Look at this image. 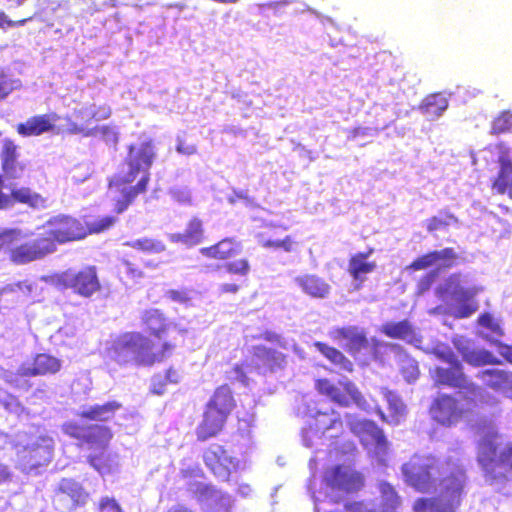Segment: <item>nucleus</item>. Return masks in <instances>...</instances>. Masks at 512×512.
Returning <instances> with one entry per match:
<instances>
[{"label":"nucleus","instance_id":"423d86ee","mask_svg":"<svg viewBox=\"0 0 512 512\" xmlns=\"http://www.w3.org/2000/svg\"><path fill=\"white\" fill-rule=\"evenodd\" d=\"M172 349L173 347L166 343L161 353H155L148 338L138 332H130L115 339L108 354L119 364L152 365L161 361L166 352L170 353Z\"/></svg>","mask_w":512,"mask_h":512},{"label":"nucleus","instance_id":"bb28decb","mask_svg":"<svg viewBox=\"0 0 512 512\" xmlns=\"http://www.w3.org/2000/svg\"><path fill=\"white\" fill-rule=\"evenodd\" d=\"M204 230L199 219H192L183 233H172L168 235L171 242L182 243L187 247H193L202 242Z\"/></svg>","mask_w":512,"mask_h":512},{"label":"nucleus","instance_id":"a211bd4d","mask_svg":"<svg viewBox=\"0 0 512 512\" xmlns=\"http://www.w3.org/2000/svg\"><path fill=\"white\" fill-rule=\"evenodd\" d=\"M479 325L486 329L485 331H480L479 335L492 342L497 344L498 346V353L510 364H512V346L503 344L498 342V338L503 335L502 328L500 326V323L497 319H495L490 314H483L478 319Z\"/></svg>","mask_w":512,"mask_h":512},{"label":"nucleus","instance_id":"ea45409f","mask_svg":"<svg viewBox=\"0 0 512 512\" xmlns=\"http://www.w3.org/2000/svg\"><path fill=\"white\" fill-rule=\"evenodd\" d=\"M392 348L400 350L397 345H392ZM398 362L404 378L408 382L415 381L419 375L417 362L402 351L398 352Z\"/></svg>","mask_w":512,"mask_h":512},{"label":"nucleus","instance_id":"39448f33","mask_svg":"<svg viewBox=\"0 0 512 512\" xmlns=\"http://www.w3.org/2000/svg\"><path fill=\"white\" fill-rule=\"evenodd\" d=\"M11 448L16 451V465L24 472H31L46 465L52 458L53 439L43 435H28L19 432L14 439L0 432V449Z\"/></svg>","mask_w":512,"mask_h":512},{"label":"nucleus","instance_id":"0eeeda50","mask_svg":"<svg viewBox=\"0 0 512 512\" xmlns=\"http://www.w3.org/2000/svg\"><path fill=\"white\" fill-rule=\"evenodd\" d=\"M324 484L326 490H330V492L319 491L313 493L315 512H328L322 505L325 503V500L329 499L331 502H337L340 499V496L337 494L338 492H349L359 489L362 486V478L359 473L349 466H337L326 472ZM329 512L345 511L336 510Z\"/></svg>","mask_w":512,"mask_h":512},{"label":"nucleus","instance_id":"bf43d9fd","mask_svg":"<svg viewBox=\"0 0 512 512\" xmlns=\"http://www.w3.org/2000/svg\"><path fill=\"white\" fill-rule=\"evenodd\" d=\"M99 512H122V509L114 498L106 496L99 502Z\"/></svg>","mask_w":512,"mask_h":512},{"label":"nucleus","instance_id":"338daca9","mask_svg":"<svg viewBox=\"0 0 512 512\" xmlns=\"http://www.w3.org/2000/svg\"><path fill=\"white\" fill-rule=\"evenodd\" d=\"M12 474L8 468V466L0 463V484L10 481Z\"/></svg>","mask_w":512,"mask_h":512},{"label":"nucleus","instance_id":"4be33fe9","mask_svg":"<svg viewBox=\"0 0 512 512\" xmlns=\"http://www.w3.org/2000/svg\"><path fill=\"white\" fill-rule=\"evenodd\" d=\"M294 283L301 288V290L314 298H326L330 293V285L322 278L305 274L294 278Z\"/></svg>","mask_w":512,"mask_h":512},{"label":"nucleus","instance_id":"3c124183","mask_svg":"<svg viewBox=\"0 0 512 512\" xmlns=\"http://www.w3.org/2000/svg\"><path fill=\"white\" fill-rule=\"evenodd\" d=\"M322 437V434L312 425V423H309L308 428H304L302 431V442L308 448L318 444Z\"/></svg>","mask_w":512,"mask_h":512},{"label":"nucleus","instance_id":"a878e982","mask_svg":"<svg viewBox=\"0 0 512 512\" xmlns=\"http://www.w3.org/2000/svg\"><path fill=\"white\" fill-rule=\"evenodd\" d=\"M456 258V254L452 248H445L440 251H434L428 253L411 264V268L414 270H421L427 267L438 265L439 267H448L451 262Z\"/></svg>","mask_w":512,"mask_h":512},{"label":"nucleus","instance_id":"e433bc0d","mask_svg":"<svg viewBox=\"0 0 512 512\" xmlns=\"http://www.w3.org/2000/svg\"><path fill=\"white\" fill-rule=\"evenodd\" d=\"M379 491L382 501L381 512H396L397 507L400 505V497L394 487L387 482H380Z\"/></svg>","mask_w":512,"mask_h":512},{"label":"nucleus","instance_id":"a18cd8bd","mask_svg":"<svg viewBox=\"0 0 512 512\" xmlns=\"http://www.w3.org/2000/svg\"><path fill=\"white\" fill-rule=\"evenodd\" d=\"M255 357L263 360L265 364L273 368L280 366L284 360L283 354L266 347L258 346L255 348Z\"/></svg>","mask_w":512,"mask_h":512},{"label":"nucleus","instance_id":"f704fd0d","mask_svg":"<svg viewBox=\"0 0 512 512\" xmlns=\"http://www.w3.org/2000/svg\"><path fill=\"white\" fill-rule=\"evenodd\" d=\"M119 408L120 404L116 401H112L103 405H94L84 408L80 412V416L95 421H107L113 417L114 413Z\"/></svg>","mask_w":512,"mask_h":512},{"label":"nucleus","instance_id":"58836bf2","mask_svg":"<svg viewBox=\"0 0 512 512\" xmlns=\"http://www.w3.org/2000/svg\"><path fill=\"white\" fill-rule=\"evenodd\" d=\"M493 189L500 194L508 193L512 198V164L502 161L499 177L493 184Z\"/></svg>","mask_w":512,"mask_h":512},{"label":"nucleus","instance_id":"9b49d317","mask_svg":"<svg viewBox=\"0 0 512 512\" xmlns=\"http://www.w3.org/2000/svg\"><path fill=\"white\" fill-rule=\"evenodd\" d=\"M451 365L450 368L436 367L433 374L435 384L457 388L459 391L456 396L466 395L467 399L479 400L482 397V388L468 379L458 360Z\"/></svg>","mask_w":512,"mask_h":512},{"label":"nucleus","instance_id":"864d4df0","mask_svg":"<svg viewBox=\"0 0 512 512\" xmlns=\"http://www.w3.org/2000/svg\"><path fill=\"white\" fill-rule=\"evenodd\" d=\"M89 439L91 441L98 443L99 445L106 444L110 438V431L104 426H95L93 430L89 433Z\"/></svg>","mask_w":512,"mask_h":512},{"label":"nucleus","instance_id":"f8f14e48","mask_svg":"<svg viewBox=\"0 0 512 512\" xmlns=\"http://www.w3.org/2000/svg\"><path fill=\"white\" fill-rule=\"evenodd\" d=\"M44 238H51L54 244H63L84 238L87 235V229L77 219L67 215H57L50 218L44 225Z\"/></svg>","mask_w":512,"mask_h":512},{"label":"nucleus","instance_id":"49530a36","mask_svg":"<svg viewBox=\"0 0 512 512\" xmlns=\"http://www.w3.org/2000/svg\"><path fill=\"white\" fill-rule=\"evenodd\" d=\"M35 289L36 285L34 283L29 281H23L7 285L1 290L0 294L5 295L8 293H20L21 295L28 297L32 296Z\"/></svg>","mask_w":512,"mask_h":512},{"label":"nucleus","instance_id":"e2e57ef3","mask_svg":"<svg viewBox=\"0 0 512 512\" xmlns=\"http://www.w3.org/2000/svg\"><path fill=\"white\" fill-rule=\"evenodd\" d=\"M17 81H12L5 76H0V100L6 97L14 88Z\"/></svg>","mask_w":512,"mask_h":512},{"label":"nucleus","instance_id":"cd10ccee","mask_svg":"<svg viewBox=\"0 0 512 512\" xmlns=\"http://www.w3.org/2000/svg\"><path fill=\"white\" fill-rule=\"evenodd\" d=\"M226 417L217 410L207 408L203 421L197 429L198 438L205 440L216 435L223 427Z\"/></svg>","mask_w":512,"mask_h":512},{"label":"nucleus","instance_id":"1a4fd4ad","mask_svg":"<svg viewBox=\"0 0 512 512\" xmlns=\"http://www.w3.org/2000/svg\"><path fill=\"white\" fill-rule=\"evenodd\" d=\"M351 432L356 435L369 454L378 463L385 464L388 453V441L381 429L369 420L352 419L349 421Z\"/></svg>","mask_w":512,"mask_h":512},{"label":"nucleus","instance_id":"8fccbe9b","mask_svg":"<svg viewBox=\"0 0 512 512\" xmlns=\"http://www.w3.org/2000/svg\"><path fill=\"white\" fill-rule=\"evenodd\" d=\"M115 222V217L104 216L97 220L87 222L86 225L90 233H100L109 229L111 226L114 225Z\"/></svg>","mask_w":512,"mask_h":512},{"label":"nucleus","instance_id":"ddd939ff","mask_svg":"<svg viewBox=\"0 0 512 512\" xmlns=\"http://www.w3.org/2000/svg\"><path fill=\"white\" fill-rule=\"evenodd\" d=\"M57 250L51 238L40 237L14 246L9 251V259L16 265H25L42 260Z\"/></svg>","mask_w":512,"mask_h":512},{"label":"nucleus","instance_id":"2f4dec72","mask_svg":"<svg viewBox=\"0 0 512 512\" xmlns=\"http://www.w3.org/2000/svg\"><path fill=\"white\" fill-rule=\"evenodd\" d=\"M447 108L448 99L441 93L427 96L420 106L422 113L431 120L440 117Z\"/></svg>","mask_w":512,"mask_h":512},{"label":"nucleus","instance_id":"6e6552de","mask_svg":"<svg viewBox=\"0 0 512 512\" xmlns=\"http://www.w3.org/2000/svg\"><path fill=\"white\" fill-rule=\"evenodd\" d=\"M479 291V288L469 286L467 278L459 274L451 275L437 289L442 299L450 298L456 303L450 307V314L456 318H468L477 310L471 300Z\"/></svg>","mask_w":512,"mask_h":512},{"label":"nucleus","instance_id":"6ab92c4d","mask_svg":"<svg viewBox=\"0 0 512 512\" xmlns=\"http://www.w3.org/2000/svg\"><path fill=\"white\" fill-rule=\"evenodd\" d=\"M62 361L52 355L41 353L36 355L32 363H25L18 369L20 376H38L55 374L60 371Z\"/></svg>","mask_w":512,"mask_h":512},{"label":"nucleus","instance_id":"603ef678","mask_svg":"<svg viewBox=\"0 0 512 512\" xmlns=\"http://www.w3.org/2000/svg\"><path fill=\"white\" fill-rule=\"evenodd\" d=\"M192 291L188 289H180V290H168L165 293V297L169 300L182 304V305H189L192 297H191Z\"/></svg>","mask_w":512,"mask_h":512},{"label":"nucleus","instance_id":"052dcab7","mask_svg":"<svg viewBox=\"0 0 512 512\" xmlns=\"http://www.w3.org/2000/svg\"><path fill=\"white\" fill-rule=\"evenodd\" d=\"M93 129H97V136H102L107 143L115 144L118 141L117 133L109 126H95Z\"/></svg>","mask_w":512,"mask_h":512},{"label":"nucleus","instance_id":"f257e3e1","mask_svg":"<svg viewBox=\"0 0 512 512\" xmlns=\"http://www.w3.org/2000/svg\"><path fill=\"white\" fill-rule=\"evenodd\" d=\"M404 481L420 493L437 492V497L419 498L414 512H455L460 505L465 473L456 468L445 475L439 461L431 455H414L402 465Z\"/></svg>","mask_w":512,"mask_h":512},{"label":"nucleus","instance_id":"b1692460","mask_svg":"<svg viewBox=\"0 0 512 512\" xmlns=\"http://www.w3.org/2000/svg\"><path fill=\"white\" fill-rule=\"evenodd\" d=\"M476 377L489 388L505 395L512 379V372L502 369H486L478 372Z\"/></svg>","mask_w":512,"mask_h":512},{"label":"nucleus","instance_id":"393cba45","mask_svg":"<svg viewBox=\"0 0 512 512\" xmlns=\"http://www.w3.org/2000/svg\"><path fill=\"white\" fill-rule=\"evenodd\" d=\"M382 332L388 337L402 339L415 347H420L422 342L408 321L386 323L382 326Z\"/></svg>","mask_w":512,"mask_h":512},{"label":"nucleus","instance_id":"72a5a7b5","mask_svg":"<svg viewBox=\"0 0 512 512\" xmlns=\"http://www.w3.org/2000/svg\"><path fill=\"white\" fill-rule=\"evenodd\" d=\"M367 257L368 254L358 253L349 261L348 271L355 280L360 282H363L365 280V276L372 273L376 268L375 262L367 261Z\"/></svg>","mask_w":512,"mask_h":512},{"label":"nucleus","instance_id":"2eb2a0df","mask_svg":"<svg viewBox=\"0 0 512 512\" xmlns=\"http://www.w3.org/2000/svg\"><path fill=\"white\" fill-rule=\"evenodd\" d=\"M452 342L463 360L469 365L479 367L501 364V361L491 352L484 348L476 347L470 339L464 336H455Z\"/></svg>","mask_w":512,"mask_h":512},{"label":"nucleus","instance_id":"09e8293b","mask_svg":"<svg viewBox=\"0 0 512 512\" xmlns=\"http://www.w3.org/2000/svg\"><path fill=\"white\" fill-rule=\"evenodd\" d=\"M454 222H456V218L453 215L441 212L428 220L427 229L432 232L442 227L449 226Z\"/></svg>","mask_w":512,"mask_h":512},{"label":"nucleus","instance_id":"0e129e2a","mask_svg":"<svg viewBox=\"0 0 512 512\" xmlns=\"http://www.w3.org/2000/svg\"><path fill=\"white\" fill-rule=\"evenodd\" d=\"M436 275L437 273L433 271L420 280L418 284V289L420 293H423L424 291L430 288L431 284L434 282L436 278Z\"/></svg>","mask_w":512,"mask_h":512},{"label":"nucleus","instance_id":"9d476101","mask_svg":"<svg viewBox=\"0 0 512 512\" xmlns=\"http://www.w3.org/2000/svg\"><path fill=\"white\" fill-rule=\"evenodd\" d=\"M477 400L467 399L466 395L457 396V398L440 394L433 401L430 413L432 418L438 423L446 426L456 424L471 408Z\"/></svg>","mask_w":512,"mask_h":512},{"label":"nucleus","instance_id":"dca6fc26","mask_svg":"<svg viewBox=\"0 0 512 512\" xmlns=\"http://www.w3.org/2000/svg\"><path fill=\"white\" fill-rule=\"evenodd\" d=\"M204 461L221 480H228L231 471L236 470L239 465V462L219 445H212L205 451Z\"/></svg>","mask_w":512,"mask_h":512},{"label":"nucleus","instance_id":"a19ab883","mask_svg":"<svg viewBox=\"0 0 512 512\" xmlns=\"http://www.w3.org/2000/svg\"><path fill=\"white\" fill-rule=\"evenodd\" d=\"M418 348L426 353L434 354L437 358L449 364H453L457 360L451 348L441 342L428 343L424 346L420 345Z\"/></svg>","mask_w":512,"mask_h":512},{"label":"nucleus","instance_id":"79ce46f5","mask_svg":"<svg viewBox=\"0 0 512 512\" xmlns=\"http://www.w3.org/2000/svg\"><path fill=\"white\" fill-rule=\"evenodd\" d=\"M142 320L147 328L154 335L158 336L166 326V321L163 314L157 309H150L144 312Z\"/></svg>","mask_w":512,"mask_h":512},{"label":"nucleus","instance_id":"7c9ffc66","mask_svg":"<svg viewBox=\"0 0 512 512\" xmlns=\"http://www.w3.org/2000/svg\"><path fill=\"white\" fill-rule=\"evenodd\" d=\"M111 115V109L106 106H96L95 104L86 105L74 111L76 119L80 120L82 124L90 127L91 120H105Z\"/></svg>","mask_w":512,"mask_h":512},{"label":"nucleus","instance_id":"c85d7f7f","mask_svg":"<svg viewBox=\"0 0 512 512\" xmlns=\"http://www.w3.org/2000/svg\"><path fill=\"white\" fill-rule=\"evenodd\" d=\"M53 124L46 115L35 116L28 119L25 123H21L17 127V131L22 136H38L44 132L51 130Z\"/></svg>","mask_w":512,"mask_h":512},{"label":"nucleus","instance_id":"680f3d73","mask_svg":"<svg viewBox=\"0 0 512 512\" xmlns=\"http://www.w3.org/2000/svg\"><path fill=\"white\" fill-rule=\"evenodd\" d=\"M37 13L34 14V16H31L29 18H26V19H22V20H19V21H12L10 19H8L7 15L3 12V11H0V27H5V25H7L8 27H17V26H23L25 25L29 20L33 19L34 17H37Z\"/></svg>","mask_w":512,"mask_h":512},{"label":"nucleus","instance_id":"4d7b16f0","mask_svg":"<svg viewBox=\"0 0 512 512\" xmlns=\"http://www.w3.org/2000/svg\"><path fill=\"white\" fill-rule=\"evenodd\" d=\"M169 194L180 204H188L191 201V193L186 187H174L170 189Z\"/></svg>","mask_w":512,"mask_h":512},{"label":"nucleus","instance_id":"774afa93","mask_svg":"<svg viewBox=\"0 0 512 512\" xmlns=\"http://www.w3.org/2000/svg\"><path fill=\"white\" fill-rule=\"evenodd\" d=\"M6 407L18 415L24 411V408L21 407V405L14 398H10V401L6 404Z\"/></svg>","mask_w":512,"mask_h":512},{"label":"nucleus","instance_id":"4c0bfd02","mask_svg":"<svg viewBox=\"0 0 512 512\" xmlns=\"http://www.w3.org/2000/svg\"><path fill=\"white\" fill-rule=\"evenodd\" d=\"M314 346L335 365L347 371L352 370V363L339 350L321 342H315Z\"/></svg>","mask_w":512,"mask_h":512},{"label":"nucleus","instance_id":"13d9d810","mask_svg":"<svg viewBox=\"0 0 512 512\" xmlns=\"http://www.w3.org/2000/svg\"><path fill=\"white\" fill-rule=\"evenodd\" d=\"M68 131L71 134H82L85 137L97 136V129H93V127H89L88 125H84L82 123H69Z\"/></svg>","mask_w":512,"mask_h":512},{"label":"nucleus","instance_id":"5701e85b","mask_svg":"<svg viewBox=\"0 0 512 512\" xmlns=\"http://www.w3.org/2000/svg\"><path fill=\"white\" fill-rule=\"evenodd\" d=\"M1 157L5 175L10 178L20 177L24 167L18 161L17 146L10 139L3 141Z\"/></svg>","mask_w":512,"mask_h":512},{"label":"nucleus","instance_id":"c756f323","mask_svg":"<svg viewBox=\"0 0 512 512\" xmlns=\"http://www.w3.org/2000/svg\"><path fill=\"white\" fill-rule=\"evenodd\" d=\"M65 495L71 499L72 506L84 504L88 497L81 485L71 479H62L59 483L57 497L62 499Z\"/></svg>","mask_w":512,"mask_h":512},{"label":"nucleus","instance_id":"5fc2aeb1","mask_svg":"<svg viewBox=\"0 0 512 512\" xmlns=\"http://www.w3.org/2000/svg\"><path fill=\"white\" fill-rule=\"evenodd\" d=\"M512 130V114L504 113L502 116L497 118L493 123V131L495 133H501Z\"/></svg>","mask_w":512,"mask_h":512},{"label":"nucleus","instance_id":"20e7f679","mask_svg":"<svg viewBox=\"0 0 512 512\" xmlns=\"http://www.w3.org/2000/svg\"><path fill=\"white\" fill-rule=\"evenodd\" d=\"M477 461L488 484H502L508 468H512V443L504 445L493 428L487 430L478 445Z\"/></svg>","mask_w":512,"mask_h":512},{"label":"nucleus","instance_id":"6e6d98bb","mask_svg":"<svg viewBox=\"0 0 512 512\" xmlns=\"http://www.w3.org/2000/svg\"><path fill=\"white\" fill-rule=\"evenodd\" d=\"M225 267L229 273L240 275H246L250 269L249 263L245 259L229 262Z\"/></svg>","mask_w":512,"mask_h":512},{"label":"nucleus","instance_id":"69168bd1","mask_svg":"<svg viewBox=\"0 0 512 512\" xmlns=\"http://www.w3.org/2000/svg\"><path fill=\"white\" fill-rule=\"evenodd\" d=\"M176 150L178 153L183 155H193L196 153V146L193 144H186L182 140L178 139V144L176 146Z\"/></svg>","mask_w":512,"mask_h":512},{"label":"nucleus","instance_id":"37998d69","mask_svg":"<svg viewBox=\"0 0 512 512\" xmlns=\"http://www.w3.org/2000/svg\"><path fill=\"white\" fill-rule=\"evenodd\" d=\"M258 243L264 248H273L275 250L281 249L285 252H292L296 246L295 241L291 236H286L284 239H270L264 233L257 234Z\"/></svg>","mask_w":512,"mask_h":512},{"label":"nucleus","instance_id":"412c9836","mask_svg":"<svg viewBox=\"0 0 512 512\" xmlns=\"http://www.w3.org/2000/svg\"><path fill=\"white\" fill-rule=\"evenodd\" d=\"M329 335L351 353H356L367 346V338L362 330L357 327L335 328Z\"/></svg>","mask_w":512,"mask_h":512},{"label":"nucleus","instance_id":"c03bdc74","mask_svg":"<svg viewBox=\"0 0 512 512\" xmlns=\"http://www.w3.org/2000/svg\"><path fill=\"white\" fill-rule=\"evenodd\" d=\"M124 245L130 246L137 250L143 251L149 254H158L163 252L166 249L164 243L159 240L151 239V238H141L137 240H133L130 242L124 243Z\"/></svg>","mask_w":512,"mask_h":512},{"label":"nucleus","instance_id":"473e14b6","mask_svg":"<svg viewBox=\"0 0 512 512\" xmlns=\"http://www.w3.org/2000/svg\"><path fill=\"white\" fill-rule=\"evenodd\" d=\"M239 245L231 238H226L211 247L201 248L200 253L209 258L226 259L238 253Z\"/></svg>","mask_w":512,"mask_h":512},{"label":"nucleus","instance_id":"7ed1b4c3","mask_svg":"<svg viewBox=\"0 0 512 512\" xmlns=\"http://www.w3.org/2000/svg\"><path fill=\"white\" fill-rule=\"evenodd\" d=\"M316 389L320 394L327 396L341 406H348L351 402H354L362 410L376 412L382 420L390 424H399L406 414V407L399 396L387 389H382L381 394L388 404V417L385 416L374 400L371 402L365 400L356 386L348 379L340 380L337 384H333L327 379H320L316 381Z\"/></svg>","mask_w":512,"mask_h":512},{"label":"nucleus","instance_id":"c9c22d12","mask_svg":"<svg viewBox=\"0 0 512 512\" xmlns=\"http://www.w3.org/2000/svg\"><path fill=\"white\" fill-rule=\"evenodd\" d=\"M233 405L230 389L227 386H221L215 391L207 408L217 410L219 413L227 416L232 410Z\"/></svg>","mask_w":512,"mask_h":512},{"label":"nucleus","instance_id":"de8ad7c7","mask_svg":"<svg viewBox=\"0 0 512 512\" xmlns=\"http://www.w3.org/2000/svg\"><path fill=\"white\" fill-rule=\"evenodd\" d=\"M31 235L32 233L24 234L20 229H0V249Z\"/></svg>","mask_w":512,"mask_h":512},{"label":"nucleus","instance_id":"f3484780","mask_svg":"<svg viewBox=\"0 0 512 512\" xmlns=\"http://www.w3.org/2000/svg\"><path fill=\"white\" fill-rule=\"evenodd\" d=\"M307 415L313 418L312 425L326 438H335L343 431V423L339 413L331 411V413H324L317 411L315 408L308 407Z\"/></svg>","mask_w":512,"mask_h":512},{"label":"nucleus","instance_id":"4468645a","mask_svg":"<svg viewBox=\"0 0 512 512\" xmlns=\"http://www.w3.org/2000/svg\"><path fill=\"white\" fill-rule=\"evenodd\" d=\"M59 282L84 297H90L100 289L94 267H88L79 272L68 270L59 276Z\"/></svg>","mask_w":512,"mask_h":512},{"label":"nucleus","instance_id":"aec40b11","mask_svg":"<svg viewBox=\"0 0 512 512\" xmlns=\"http://www.w3.org/2000/svg\"><path fill=\"white\" fill-rule=\"evenodd\" d=\"M14 201L27 204L34 209H44L47 207V199L29 188L13 189L11 195L0 191V209L12 206Z\"/></svg>","mask_w":512,"mask_h":512},{"label":"nucleus","instance_id":"f03ea898","mask_svg":"<svg viewBox=\"0 0 512 512\" xmlns=\"http://www.w3.org/2000/svg\"><path fill=\"white\" fill-rule=\"evenodd\" d=\"M155 158L154 146L150 141L129 147L127 165L129 171L113 177L109 183L108 195L115 201V210L122 213L134 198L146 190L149 177L147 171Z\"/></svg>","mask_w":512,"mask_h":512}]
</instances>
